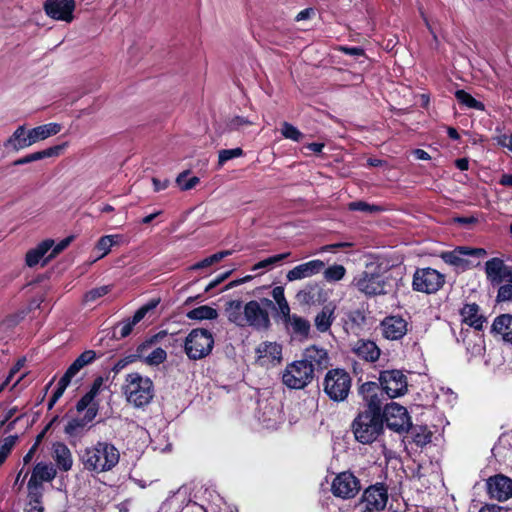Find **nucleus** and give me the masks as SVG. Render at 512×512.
<instances>
[{
    "instance_id": "58",
    "label": "nucleus",
    "mask_w": 512,
    "mask_h": 512,
    "mask_svg": "<svg viewBox=\"0 0 512 512\" xmlns=\"http://www.w3.org/2000/svg\"><path fill=\"white\" fill-rule=\"evenodd\" d=\"M272 297L277 304L283 302L286 299L284 296V288L281 286L274 287L272 290Z\"/></svg>"
},
{
    "instance_id": "12",
    "label": "nucleus",
    "mask_w": 512,
    "mask_h": 512,
    "mask_svg": "<svg viewBox=\"0 0 512 512\" xmlns=\"http://www.w3.org/2000/svg\"><path fill=\"white\" fill-rule=\"evenodd\" d=\"M75 7L74 0H46L43 5L47 16L66 23H71L74 20Z\"/></svg>"
},
{
    "instance_id": "17",
    "label": "nucleus",
    "mask_w": 512,
    "mask_h": 512,
    "mask_svg": "<svg viewBox=\"0 0 512 512\" xmlns=\"http://www.w3.org/2000/svg\"><path fill=\"white\" fill-rule=\"evenodd\" d=\"M269 323L268 313L261 308L257 301H250L244 306L243 326L250 325L258 329H265Z\"/></svg>"
},
{
    "instance_id": "40",
    "label": "nucleus",
    "mask_w": 512,
    "mask_h": 512,
    "mask_svg": "<svg viewBox=\"0 0 512 512\" xmlns=\"http://www.w3.org/2000/svg\"><path fill=\"white\" fill-rule=\"evenodd\" d=\"M187 316L190 319L208 320L217 318L218 312L214 308L204 305L189 311Z\"/></svg>"
},
{
    "instance_id": "43",
    "label": "nucleus",
    "mask_w": 512,
    "mask_h": 512,
    "mask_svg": "<svg viewBox=\"0 0 512 512\" xmlns=\"http://www.w3.org/2000/svg\"><path fill=\"white\" fill-rule=\"evenodd\" d=\"M18 440L17 436H8L0 442V467L5 462Z\"/></svg>"
},
{
    "instance_id": "52",
    "label": "nucleus",
    "mask_w": 512,
    "mask_h": 512,
    "mask_svg": "<svg viewBox=\"0 0 512 512\" xmlns=\"http://www.w3.org/2000/svg\"><path fill=\"white\" fill-rule=\"evenodd\" d=\"M251 125V122L240 116H233L227 122V127L230 130H242Z\"/></svg>"
},
{
    "instance_id": "38",
    "label": "nucleus",
    "mask_w": 512,
    "mask_h": 512,
    "mask_svg": "<svg viewBox=\"0 0 512 512\" xmlns=\"http://www.w3.org/2000/svg\"><path fill=\"white\" fill-rule=\"evenodd\" d=\"M189 176V170H185L177 176L175 183L181 191H188L194 189L200 183L199 177Z\"/></svg>"
},
{
    "instance_id": "29",
    "label": "nucleus",
    "mask_w": 512,
    "mask_h": 512,
    "mask_svg": "<svg viewBox=\"0 0 512 512\" xmlns=\"http://www.w3.org/2000/svg\"><path fill=\"white\" fill-rule=\"evenodd\" d=\"M354 352L367 361H376L379 358L380 350L372 341L359 340L355 343Z\"/></svg>"
},
{
    "instance_id": "61",
    "label": "nucleus",
    "mask_w": 512,
    "mask_h": 512,
    "mask_svg": "<svg viewBox=\"0 0 512 512\" xmlns=\"http://www.w3.org/2000/svg\"><path fill=\"white\" fill-rule=\"evenodd\" d=\"M152 183H153V186H154V191H156V192L164 190V189H166L169 186V181L168 180L160 181L157 178H153L152 179Z\"/></svg>"
},
{
    "instance_id": "5",
    "label": "nucleus",
    "mask_w": 512,
    "mask_h": 512,
    "mask_svg": "<svg viewBox=\"0 0 512 512\" xmlns=\"http://www.w3.org/2000/svg\"><path fill=\"white\" fill-rule=\"evenodd\" d=\"M214 346V338L208 330L193 329L184 343L185 353L189 359L199 360L208 356Z\"/></svg>"
},
{
    "instance_id": "50",
    "label": "nucleus",
    "mask_w": 512,
    "mask_h": 512,
    "mask_svg": "<svg viewBox=\"0 0 512 512\" xmlns=\"http://www.w3.org/2000/svg\"><path fill=\"white\" fill-rule=\"evenodd\" d=\"M243 150L241 148L224 149L219 152V165L222 166L226 161L241 157Z\"/></svg>"
},
{
    "instance_id": "7",
    "label": "nucleus",
    "mask_w": 512,
    "mask_h": 512,
    "mask_svg": "<svg viewBox=\"0 0 512 512\" xmlns=\"http://www.w3.org/2000/svg\"><path fill=\"white\" fill-rule=\"evenodd\" d=\"M313 379L312 366L306 361H295L283 373V383L293 389L305 387Z\"/></svg>"
},
{
    "instance_id": "22",
    "label": "nucleus",
    "mask_w": 512,
    "mask_h": 512,
    "mask_svg": "<svg viewBox=\"0 0 512 512\" xmlns=\"http://www.w3.org/2000/svg\"><path fill=\"white\" fill-rule=\"evenodd\" d=\"M381 326L383 335L391 340L399 339L407 332V322L398 316L387 317L383 320Z\"/></svg>"
},
{
    "instance_id": "25",
    "label": "nucleus",
    "mask_w": 512,
    "mask_h": 512,
    "mask_svg": "<svg viewBox=\"0 0 512 512\" xmlns=\"http://www.w3.org/2000/svg\"><path fill=\"white\" fill-rule=\"evenodd\" d=\"M56 476V470L52 464L38 463L33 470L28 486L37 487L44 481H51Z\"/></svg>"
},
{
    "instance_id": "13",
    "label": "nucleus",
    "mask_w": 512,
    "mask_h": 512,
    "mask_svg": "<svg viewBox=\"0 0 512 512\" xmlns=\"http://www.w3.org/2000/svg\"><path fill=\"white\" fill-rule=\"evenodd\" d=\"M332 493L339 498L349 499L360 490L358 479L350 472H342L332 482Z\"/></svg>"
},
{
    "instance_id": "9",
    "label": "nucleus",
    "mask_w": 512,
    "mask_h": 512,
    "mask_svg": "<svg viewBox=\"0 0 512 512\" xmlns=\"http://www.w3.org/2000/svg\"><path fill=\"white\" fill-rule=\"evenodd\" d=\"M382 389L390 398L399 397L406 393L407 378L400 370L383 371L379 377Z\"/></svg>"
},
{
    "instance_id": "27",
    "label": "nucleus",
    "mask_w": 512,
    "mask_h": 512,
    "mask_svg": "<svg viewBox=\"0 0 512 512\" xmlns=\"http://www.w3.org/2000/svg\"><path fill=\"white\" fill-rule=\"evenodd\" d=\"M66 147H67V143H63L61 145H56V146L50 147L48 149H45L43 151L35 152V153L27 155L21 159H18L14 162V164L22 165V164L30 163V162L37 161V160H40L43 158L58 157Z\"/></svg>"
},
{
    "instance_id": "2",
    "label": "nucleus",
    "mask_w": 512,
    "mask_h": 512,
    "mask_svg": "<svg viewBox=\"0 0 512 512\" xmlns=\"http://www.w3.org/2000/svg\"><path fill=\"white\" fill-rule=\"evenodd\" d=\"M119 452L111 444L99 442L81 455L85 469L100 473L111 470L119 462Z\"/></svg>"
},
{
    "instance_id": "48",
    "label": "nucleus",
    "mask_w": 512,
    "mask_h": 512,
    "mask_svg": "<svg viewBox=\"0 0 512 512\" xmlns=\"http://www.w3.org/2000/svg\"><path fill=\"white\" fill-rule=\"evenodd\" d=\"M281 134L286 139H291L293 141H300L303 137V134L293 125L288 122H283L281 125Z\"/></svg>"
},
{
    "instance_id": "56",
    "label": "nucleus",
    "mask_w": 512,
    "mask_h": 512,
    "mask_svg": "<svg viewBox=\"0 0 512 512\" xmlns=\"http://www.w3.org/2000/svg\"><path fill=\"white\" fill-rule=\"evenodd\" d=\"M430 439H431V434L429 432H427L426 430H423L422 433H417L414 436V442L420 446L428 443L430 441Z\"/></svg>"
},
{
    "instance_id": "55",
    "label": "nucleus",
    "mask_w": 512,
    "mask_h": 512,
    "mask_svg": "<svg viewBox=\"0 0 512 512\" xmlns=\"http://www.w3.org/2000/svg\"><path fill=\"white\" fill-rule=\"evenodd\" d=\"M497 300L500 302L512 300V285L506 284L500 286L497 294Z\"/></svg>"
},
{
    "instance_id": "18",
    "label": "nucleus",
    "mask_w": 512,
    "mask_h": 512,
    "mask_svg": "<svg viewBox=\"0 0 512 512\" xmlns=\"http://www.w3.org/2000/svg\"><path fill=\"white\" fill-rule=\"evenodd\" d=\"M488 494L498 501H506L512 497V479L504 475L490 477L487 482Z\"/></svg>"
},
{
    "instance_id": "23",
    "label": "nucleus",
    "mask_w": 512,
    "mask_h": 512,
    "mask_svg": "<svg viewBox=\"0 0 512 512\" xmlns=\"http://www.w3.org/2000/svg\"><path fill=\"white\" fill-rule=\"evenodd\" d=\"M308 363V365L312 366V372L314 369H324L329 364L328 353L325 349L319 348L317 346H310L306 348L304 352V360Z\"/></svg>"
},
{
    "instance_id": "46",
    "label": "nucleus",
    "mask_w": 512,
    "mask_h": 512,
    "mask_svg": "<svg viewBox=\"0 0 512 512\" xmlns=\"http://www.w3.org/2000/svg\"><path fill=\"white\" fill-rule=\"evenodd\" d=\"M289 255H290V253H283V254L275 255V256L269 257L267 259H264V260L258 262L257 264H255L252 267V270L253 271H257L260 269L270 270L275 264L282 261L283 259H286Z\"/></svg>"
},
{
    "instance_id": "4",
    "label": "nucleus",
    "mask_w": 512,
    "mask_h": 512,
    "mask_svg": "<svg viewBox=\"0 0 512 512\" xmlns=\"http://www.w3.org/2000/svg\"><path fill=\"white\" fill-rule=\"evenodd\" d=\"M356 440L363 444L375 441L383 430V417L373 412H361L353 421Z\"/></svg>"
},
{
    "instance_id": "11",
    "label": "nucleus",
    "mask_w": 512,
    "mask_h": 512,
    "mask_svg": "<svg viewBox=\"0 0 512 512\" xmlns=\"http://www.w3.org/2000/svg\"><path fill=\"white\" fill-rule=\"evenodd\" d=\"M383 416L387 426L396 432L401 433L411 427L410 417L408 416L406 408L395 402L385 407Z\"/></svg>"
},
{
    "instance_id": "63",
    "label": "nucleus",
    "mask_w": 512,
    "mask_h": 512,
    "mask_svg": "<svg viewBox=\"0 0 512 512\" xmlns=\"http://www.w3.org/2000/svg\"><path fill=\"white\" fill-rule=\"evenodd\" d=\"M312 15H314V10L311 9V8H308V9H304L302 11H300L297 16H296V20L297 21H301V20H304V19H308L310 18Z\"/></svg>"
},
{
    "instance_id": "51",
    "label": "nucleus",
    "mask_w": 512,
    "mask_h": 512,
    "mask_svg": "<svg viewBox=\"0 0 512 512\" xmlns=\"http://www.w3.org/2000/svg\"><path fill=\"white\" fill-rule=\"evenodd\" d=\"M71 240H72V238L68 237V238L61 240L57 244L54 243L52 248L50 249L51 253L48 255L47 258H45L43 260V264H45L49 259H51V258L55 257L56 255H58L59 253H61L64 249H66L69 246V244L71 243Z\"/></svg>"
},
{
    "instance_id": "3",
    "label": "nucleus",
    "mask_w": 512,
    "mask_h": 512,
    "mask_svg": "<svg viewBox=\"0 0 512 512\" xmlns=\"http://www.w3.org/2000/svg\"><path fill=\"white\" fill-rule=\"evenodd\" d=\"M122 391L126 400L135 407L148 404L154 396L152 380L138 372L126 375Z\"/></svg>"
},
{
    "instance_id": "20",
    "label": "nucleus",
    "mask_w": 512,
    "mask_h": 512,
    "mask_svg": "<svg viewBox=\"0 0 512 512\" xmlns=\"http://www.w3.org/2000/svg\"><path fill=\"white\" fill-rule=\"evenodd\" d=\"M360 393L367 405L364 412H373L381 415V393L376 383H365L360 388Z\"/></svg>"
},
{
    "instance_id": "33",
    "label": "nucleus",
    "mask_w": 512,
    "mask_h": 512,
    "mask_svg": "<svg viewBox=\"0 0 512 512\" xmlns=\"http://www.w3.org/2000/svg\"><path fill=\"white\" fill-rule=\"evenodd\" d=\"M224 312L230 322L243 326L244 306L240 300L226 302Z\"/></svg>"
},
{
    "instance_id": "26",
    "label": "nucleus",
    "mask_w": 512,
    "mask_h": 512,
    "mask_svg": "<svg viewBox=\"0 0 512 512\" xmlns=\"http://www.w3.org/2000/svg\"><path fill=\"white\" fill-rule=\"evenodd\" d=\"M61 129L62 126L58 123H48L32 128L28 130L31 144L33 145L38 141H42L56 135L61 131Z\"/></svg>"
},
{
    "instance_id": "8",
    "label": "nucleus",
    "mask_w": 512,
    "mask_h": 512,
    "mask_svg": "<svg viewBox=\"0 0 512 512\" xmlns=\"http://www.w3.org/2000/svg\"><path fill=\"white\" fill-rule=\"evenodd\" d=\"M444 284V276L438 271L425 268L417 270L413 278V287L415 290L424 293H434Z\"/></svg>"
},
{
    "instance_id": "30",
    "label": "nucleus",
    "mask_w": 512,
    "mask_h": 512,
    "mask_svg": "<svg viewBox=\"0 0 512 512\" xmlns=\"http://www.w3.org/2000/svg\"><path fill=\"white\" fill-rule=\"evenodd\" d=\"M31 145L29 132L24 126H19L5 143L6 147L11 148L14 151H19Z\"/></svg>"
},
{
    "instance_id": "31",
    "label": "nucleus",
    "mask_w": 512,
    "mask_h": 512,
    "mask_svg": "<svg viewBox=\"0 0 512 512\" xmlns=\"http://www.w3.org/2000/svg\"><path fill=\"white\" fill-rule=\"evenodd\" d=\"M53 458L61 470L68 471L71 469L73 459L71 452L66 445L62 443L55 444L53 446Z\"/></svg>"
},
{
    "instance_id": "42",
    "label": "nucleus",
    "mask_w": 512,
    "mask_h": 512,
    "mask_svg": "<svg viewBox=\"0 0 512 512\" xmlns=\"http://www.w3.org/2000/svg\"><path fill=\"white\" fill-rule=\"evenodd\" d=\"M231 253L232 252L230 250H225V251L215 253V254L205 258L204 260L196 263L195 265H193L191 267V269L197 270V269H203V268L210 267V266L220 262L225 257L231 255Z\"/></svg>"
},
{
    "instance_id": "36",
    "label": "nucleus",
    "mask_w": 512,
    "mask_h": 512,
    "mask_svg": "<svg viewBox=\"0 0 512 512\" xmlns=\"http://www.w3.org/2000/svg\"><path fill=\"white\" fill-rule=\"evenodd\" d=\"M102 383H103L102 378H97L94 381L93 386L90 389V391L88 393H86L81 398V400L78 402V404H77L78 411H83L86 408L95 406L92 402H93V399L95 398V396L98 394L100 387L102 386Z\"/></svg>"
},
{
    "instance_id": "32",
    "label": "nucleus",
    "mask_w": 512,
    "mask_h": 512,
    "mask_svg": "<svg viewBox=\"0 0 512 512\" xmlns=\"http://www.w3.org/2000/svg\"><path fill=\"white\" fill-rule=\"evenodd\" d=\"M54 244L53 240L47 239L41 242L37 247L31 249L26 254V263L29 267L37 265Z\"/></svg>"
},
{
    "instance_id": "14",
    "label": "nucleus",
    "mask_w": 512,
    "mask_h": 512,
    "mask_svg": "<svg viewBox=\"0 0 512 512\" xmlns=\"http://www.w3.org/2000/svg\"><path fill=\"white\" fill-rule=\"evenodd\" d=\"M256 363L265 368L274 367L282 360V346L276 342L260 343L256 350Z\"/></svg>"
},
{
    "instance_id": "15",
    "label": "nucleus",
    "mask_w": 512,
    "mask_h": 512,
    "mask_svg": "<svg viewBox=\"0 0 512 512\" xmlns=\"http://www.w3.org/2000/svg\"><path fill=\"white\" fill-rule=\"evenodd\" d=\"M486 251L482 248H467L458 247L450 252L442 254L443 260L457 268L465 269L471 265L470 261L466 259L467 256L483 257Z\"/></svg>"
},
{
    "instance_id": "37",
    "label": "nucleus",
    "mask_w": 512,
    "mask_h": 512,
    "mask_svg": "<svg viewBox=\"0 0 512 512\" xmlns=\"http://www.w3.org/2000/svg\"><path fill=\"white\" fill-rule=\"evenodd\" d=\"M96 357L92 350L83 352L68 368L67 372L73 377L86 365L90 364Z\"/></svg>"
},
{
    "instance_id": "1",
    "label": "nucleus",
    "mask_w": 512,
    "mask_h": 512,
    "mask_svg": "<svg viewBox=\"0 0 512 512\" xmlns=\"http://www.w3.org/2000/svg\"><path fill=\"white\" fill-rule=\"evenodd\" d=\"M352 285L366 296L386 294L392 288L386 267L378 260L367 263L365 269L354 277Z\"/></svg>"
},
{
    "instance_id": "49",
    "label": "nucleus",
    "mask_w": 512,
    "mask_h": 512,
    "mask_svg": "<svg viewBox=\"0 0 512 512\" xmlns=\"http://www.w3.org/2000/svg\"><path fill=\"white\" fill-rule=\"evenodd\" d=\"M144 360L149 365H159L160 363L164 362V360L167 357L166 351L162 348H156L154 349L150 354L147 356H144Z\"/></svg>"
},
{
    "instance_id": "44",
    "label": "nucleus",
    "mask_w": 512,
    "mask_h": 512,
    "mask_svg": "<svg viewBox=\"0 0 512 512\" xmlns=\"http://www.w3.org/2000/svg\"><path fill=\"white\" fill-rule=\"evenodd\" d=\"M455 97L458 102L468 108H474L478 110L483 109V105L478 102L475 98H473L470 94L466 93L464 90H457L455 93Z\"/></svg>"
},
{
    "instance_id": "10",
    "label": "nucleus",
    "mask_w": 512,
    "mask_h": 512,
    "mask_svg": "<svg viewBox=\"0 0 512 512\" xmlns=\"http://www.w3.org/2000/svg\"><path fill=\"white\" fill-rule=\"evenodd\" d=\"M387 500L388 495L384 487L371 486L364 491L359 508L363 512H379L386 507Z\"/></svg>"
},
{
    "instance_id": "39",
    "label": "nucleus",
    "mask_w": 512,
    "mask_h": 512,
    "mask_svg": "<svg viewBox=\"0 0 512 512\" xmlns=\"http://www.w3.org/2000/svg\"><path fill=\"white\" fill-rule=\"evenodd\" d=\"M333 309L330 306H325L322 311L315 318V326L321 331H327L332 324Z\"/></svg>"
},
{
    "instance_id": "21",
    "label": "nucleus",
    "mask_w": 512,
    "mask_h": 512,
    "mask_svg": "<svg viewBox=\"0 0 512 512\" xmlns=\"http://www.w3.org/2000/svg\"><path fill=\"white\" fill-rule=\"evenodd\" d=\"M158 303L159 300H152L148 304L141 307L134 314L132 320H127L117 325L114 334L120 338L127 337L132 332L133 327L145 317L148 311L154 309Z\"/></svg>"
},
{
    "instance_id": "59",
    "label": "nucleus",
    "mask_w": 512,
    "mask_h": 512,
    "mask_svg": "<svg viewBox=\"0 0 512 512\" xmlns=\"http://www.w3.org/2000/svg\"><path fill=\"white\" fill-rule=\"evenodd\" d=\"M277 305H278L279 312L282 315V317L284 318V322H285L286 320H288L289 317L292 316V315H290L289 304H288L287 300L285 299L283 302H281Z\"/></svg>"
},
{
    "instance_id": "28",
    "label": "nucleus",
    "mask_w": 512,
    "mask_h": 512,
    "mask_svg": "<svg viewBox=\"0 0 512 512\" xmlns=\"http://www.w3.org/2000/svg\"><path fill=\"white\" fill-rule=\"evenodd\" d=\"M462 321L475 329H480L483 325L484 318L479 313V307L476 304H466L461 309Z\"/></svg>"
},
{
    "instance_id": "34",
    "label": "nucleus",
    "mask_w": 512,
    "mask_h": 512,
    "mask_svg": "<svg viewBox=\"0 0 512 512\" xmlns=\"http://www.w3.org/2000/svg\"><path fill=\"white\" fill-rule=\"evenodd\" d=\"M121 239L120 235H105L102 236L96 243L94 247V252L97 254V259L103 258L106 256L111 248L115 245L119 244V240Z\"/></svg>"
},
{
    "instance_id": "60",
    "label": "nucleus",
    "mask_w": 512,
    "mask_h": 512,
    "mask_svg": "<svg viewBox=\"0 0 512 512\" xmlns=\"http://www.w3.org/2000/svg\"><path fill=\"white\" fill-rule=\"evenodd\" d=\"M479 512H507V509L495 504H486L479 510Z\"/></svg>"
},
{
    "instance_id": "41",
    "label": "nucleus",
    "mask_w": 512,
    "mask_h": 512,
    "mask_svg": "<svg viewBox=\"0 0 512 512\" xmlns=\"http://www.w3.org/2000/svg\"><path fill=\"white\" fill-rule=\"evenodd\" d=\"M322 272L324 279L327 282L332 283L342 280L346 274V269L343 265L334 264L324 268Z\"/></svg>"
},
{
    "instance_id": "54",
    "label": "nucleus",
    "mask_w": 512,
    "mask_h": 512,
    "mask_svg": "<svg viewBox=\"0 0 512 512\" xmlns=\"http://www.w3.org/2000/svg\"><path fill=\"white\" fill-rule=\"evenodd\" d=\"M349 209L350 210H359V211H363V212H367V213H373V212H376L379 210V208L377 206L369 205L368 203L362 202V201L350 203Z\"/></svg>"
},
{
    "instance_id": "16",
    "label": "nucleus",
    "mask_w": 512,
    "mask_h": 512,
    "mask_svg": "<svg viewBox=\"0 0 512 512\" xmlns=\"http://www.w3.org/2000/svg\"><path fill=\"white\" fill-rule=\"evenodd\" d=\"M487 279L492 284H500L503 281L512 283V266L506 265L500 258H492L485 264Z\"/></svg>"
},
{
    "instance_id": "6",
    "label": "nucleus",
    "mask_w": 512,
    "mask_h": 512,
    "mask_svg": "<svg viewBox=\"0 0 512 512\" xmlns=\"http://www.w3.org/2000/svg\"><path fill=\"white\" fill-rule=\"evenodd\" d=\"M351 378L342 369L330 370L324 379L325 393L335 401H343L349 394Z\"/></svg>"
},
{
    "instance_id": "47",
    "label": "nucleus",
    "mask_w": 512,
    "mask_h": 512,
    "mask_svg": "<svg viewBox=\"0 0 512 512\" xmlns=\"http://www.w3.org/2000/svg\"><path fill=\"white\" fill-rule=\"evenodd\" d=\"M72 378H73V376L71 374H69L67 371L61 377V379L58 382L57 389L55 390V392L51 398L50 406H52L63 395L65 389L69 385Z\"/></svg>"
},
{
    "instance_id": "24",
    "label": "nucleus",
    "mask_w": 512,
    "mask_h": 512,
    "mask_svg": "<svg viewBox=\"0 0 512 512\" xmlns=\"http://www.w3.org/2000/svg\"><path fill=\"white\" fill-rule=\"evenodd\" d=\"M492 331L504 342L512 344V315L498 316L493 322Z\"/></svg>"
},
{
    "instance_id": "19",
    "label": "nucleus",
    "mask_w": 512,
    "mask_h": 512,
    "mask_svg": "<svg viewBox=\"0 0 512 512\" xmlns=\"http://www.w3.org/2000/svg\"><path fill=\"white\" fill-rule=\"evenodd\" d=\"M324 268L325 263L322 260H310L289 270L286 278L290 282L310 278L322 272Z\"/></svg>"
},
{
    "instance_id": "57",
    "label": "nucleus",
    "mask_w": 512,
    "mask_h": 512,
    "mask_svg": "<svg viewBox=\"0 0 512 512\" xmlns=\"http://www.w3.org/2000/svg\"><path fill=\"white\" fill-rule=\"evenodd\" d=\"M499 145L508 148L512 152V134H503L497 137Z\"/></svg>"
},
{
    "instance_id": "45",
    "label": "nucleus",
    "mask_w": 512,
    "mask_h": 512,
    "mask_svg": "<svg viewBox=\"0 0 512 512\" xmlns=\"http://www.w3.org/2000/svg\"><path fill=\"white\" fill-rule=\"evenodd\" d=\"M85 410L86 413L83 420H73L67 425L66 431L68 433L73 432L77 427L84 426L86 422L91 421L96 416V406L86 408Z\"/></svg>"
},
{
    "instance_id": "64",
    "label": "nucleus",
    "mask_w": 512,
    "mask_h": 512,
    "mask_svg": "<svg viewBox=\"0 0 512 512\" xmlns=\"http://www.w3.org/2000/svg\"><path fill=\"white\" fill-rule=\"evenodd\" d=\"M340 50L346 54L353 55V56H359V55L363 54V50L360 48H356V47H352V48L341 47Z\"/></svg>"
},
{
    "instance_id": "62",
    "label": "nucleus",
    "mask_w": 512,
    "mask_h": 512,
    "mask_svg": "<svg viewBox=\"0 0 512 512\" xmlns=\"http://www.w3.org/2000/svg\"><path fill=\"white\" fill-rule=\"evenodd\" d=\"M24 365V361H18V363L15 365L14 368L11 369L10 373H9V376L7 377L6 381L4 383H6V385L13 380L14 376L16 375L17 372H19L20 368L23 367Z\"/></svg>"
},
{
    "instance_id": "35",
    "label": "nucleus",
    "mask_w": 512,
    "mask_h": 512,
    "mask_svg": "<svg viewBox=\"0 0 512 512\" xmlns=\"http://www.w3.org/2000/svg\"><path fill=\"white\" fill-rule=\"evenodd\" d=\"M285 324L289 330L300 337H307L310 330L309 322L295 314L289 317L288 320L285 321Z\"/></svg>"
},
{
    "instance_id": "53",
    "label": "nucleus",
    "mask_w": 512,
    "mask_h": 512,
    "mask_svg": "<svg viewBox=\"0 0 512 512\" xmlns=\"http://www.w3.org/2000/svg\"><path fill=\"white\" fill-rule=\"evenodd\" d=\"M110 291L109 286H102L95 289H92L85 295V301H95L96 299L106 295Z\"/></svg>"
}]
</instances>
